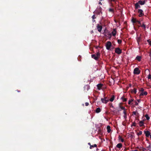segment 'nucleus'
<instances>
[{
  "mask_svg": "<svg viewBox=\"0 0 151 151\" xmlns=\"http://www.w3.org/2000/svg\"><path fill=\"white\" fill-rule=\"evenodd\" d=\"M139 149L140 150H142V151H145V150H146V149L145 148H143L142 147H140V148H139Z\"/></svg>",
  "mask_w": 151,
  "mask_h": 151,
  "instance_id": "nucleus-29",
  "label": "nucleus"
},
{
  "mask_svg": "<svg viewBox=\"0 0 151 151\" xmlns=\"http://www.w3.org/2000/svg\"><path fill=\"white\" fill-rule=\"evenodd\" d=\"M111 43L110 41H107L106 44V47L107 50H109L111 46Z\"/></svg>",
  "mask_w": 151,
  "mask_h": 151,
  "instance_id": "nucleus-1",
  "label": "nucleus"
},
{
  "mask_svg": "<svg viewBox=\"0 0 151 151\" xmlns=\"http://www.w3.org/2000/svg\"><path fill=\"white\" fill-rule=\"evenodd\" d=\"M131 84H129V86H130V87H131Z\"/></svg>",
  "mask_w": 151,
  "mask_h": 151,
  "instance_id": "nucleus-60",
  "label": "nucleus"
},
{
  "mask_svg": "<svg viewBox=\"0 0 151 151\" xmlns=\"http://www.w3.org/2000/svg\"><path fill=\"white\" fill-rule=\"evenodd\" d=\"M109 105H110V107H113V105H112V103H111L110 104H109Z\"/></svg>",
  "mask_w": 151,
  "mask_h": 151,
  "instance_id": "nucleus-47",
  "label": "nucleus"
},
{
  "mask_svg": "<svg viewBox=\"0 0 151 151\" xmlns=\"http://www.w3.org/2000/svg\"><path fill=\"white\" fill-rule=\"evenodd\" d=\"M137 2L135 4V7L136 9H137L141 7V6Z\"/></svg>",
  "mask_w": 151,
  "mask_h": 151,
  "instance_id": "nucleus-11",
  "label": "nucleus"
},
{
  "mask_svg": "<svg viewBox=\"0 0 151 151\" xmlns=\"http://www.w3.org/2000/svg\"><path fill=\"white\" fill-rule=\"evenodd\" d=\"M139 21H138V20H137L136 19V21H135L136 22H136L138 23V22H139Z\"/></svg>",
  "mask_w": 151,
  "mask_h": 151,
  "instance_id": "nucleus-52",
  "label": "nucleus"
},
{
  "mask_svg": "<svg viewBox=\"0 0 151 151\" xmlns=\"http://www.w3.org/2000/svg\"><path fill=\"white\" fill-rule=\"evenodd\" d=\"M101 101L102 103L104 104H106L108 102L107 100H106L104 98H101Z\"/></svg>",
  "mask_w": 151,
  "mask_h": 151,
  "instance_id": "nucleus-15",
  "label": "nucleus"
},
{
  "mask_svg": "<svg viewBox=\"0 0 151 151\" xmlns=\"http://www.w3.org/2000/svg\"><path fill=\"white\" fill-rule=\"evenodd\" d=\"M137 42L139 44V42H140L141 40V38L140 37H137Z\"/></svg>",
  "mask_w": 151,
  "mask_h": 151,
  "instance_id": "nucleus-20",
  "label": "nucleus"
},
{
  "mask_svg": "<svg viewBox=\"0 0 151 151\" xmlns=\"http://www.w3.org/2000/svg\"><path fill=\"white\" fill-rule=\"evenodd\" d=\"M133 114L134 115H136V112L135 111H133L132 112Z\"/></svg>",
  "mask_w": 151,
  "mask_h": 151,
  "instance_id": "nucleus-49",
  "label": "nucleus"
},
{
  "mask_svg": "<svg viewBox=\"0 0 151 151\" xmlns=\"http://www.w3.org/2000/svg\"><path fill=\"white\" fill-rule=\"evenodd\" d=\"M136 126V123L135 122H133L132 124V125L131 126L132 127V126L135 127Z\"/></svg>",
  "mask_w": 151,
  "mask_h": 151,
  "instance_id": "nucleus-39",
  "label": "nucleus"
},
{
  "mask_svg": "<svg viewBox=\"0 0 151 151\" xmlns=\"http://www.w3.org/2000/svg\"><path fill=\"white\" fill-rule=\"evenodd\" d=\"M114 95H112L110 99L109 100L111 102H112L114 100Z\"/></svg>",
  "mask_w": 151,
  "mask_h": 151,
  "instance_id": "nucleus-22",
  "label": "nucleus"
},
{
  "mask_svg": "<svg viewBox=\"0 0 151 151\" xmlns=\"http://www.w3.org/2000/svg\"><path fill=\"white\" fill-rule=\"evenodd\" d=\"M117 42L118 44H120L122 42V40H121L118 39L117 40Z\"/></svg>",
  "mask_w": 151,
  "mask_h": 151,
  "instance_id": "nucleus-34",
  "label": "nucleus"
},
{
  "mask_svg": "<svg viewBox=\"0 0 151 151\" xmlns=\"http://www.w3.org/2000/svg\"><path fill=\"white\" fill-rule=\"evenodd\" d=\"M96 28L99 32H100L102 29V27L101 25L99 24H97L96 26Z\"/></svg>",
  "mask_w": 151,
  "mask_h": 151,
  "instance_id": "nucleus-6",
  "label": "nucleus"
},
{
  "mask_svg": "<svg viewBox=\"0 0 151 151\" xmlns=\"http://www.w3.org/2000/svg\"><path fill=\"white\" fill-rule=\"evenodd\" d=\"M101 110L100 108H96V113H99L101 112Z\"/></svg>",
  "mask_w": 151,
  "mask_h": 151,
  "instance_id": "nucleus-21",
  "label": "nucleus"
},
{
  "mask_svg": "<svg viewBox=\"0 0 151 151\" xmlns=\"http://www.w3.org/2000/svg\"><path fill=\"white\" fill-rule=\"evenodd\" d=\"M140 91L141 92H142L144 91V89L143 88H141Z\"/></svg>",
  "mask_w": 151,
  "mask_h": 151,
  "instance_id": "nucleus-44",
  "label": "nucleus"
},
{
  "mask_svg": "<svg viewBox=\"0 0 151 151\" xmlns=\"http://www.w3.org/2000/svg\"><path fill=\"white\" fill-rule=\"evenodd\" d=\"M119 139H120L122 142H124V139L122 138V137L120 136H119Z\"/></svg>",
  "mask_w": 151,
  "mask_h": 151,
  "instance_id": "nucleus-32",
  "label": "nucleus"
},
{
  "mask_svg": "<svg viewBox=\"0 0 151 151\" xmlns=\"http://www.w3.org/2000/svg\"><path fill=\"white\" fill-rule=\"evenodd\" d=\"M140 72V70L138 68H135L134 70V74H139Z\"/></svg>",
  "mask_w": 151,
  "mask_h": 151,
  "instance_id": "nucleus-3",
  "label": "nucleus"
},
{
  "mask_svg": "<svg viewBox=\"0 0 151 151\" xmlns=\"http://www.w3.org/2000/svg\"><path fill=\"white\" fill-rule=\"evenodd\" d=\"M88 144L89 145H90V146H91V143H90V142L88 143Z\"/></svg>",
  "mask_w": 151,
  "mask_h": 151,
  "instance_id": "nucleus-54",
  "label": "nucleus"
},
{
  "mask_svg": "<svg viewBox=\"0 0 151 151\" xmlns=\"http://www.w3.org/2000/svg\"><path fill=\"white\" fill-rule=\"evenodd\" d=\"M131 92L136 94L137 92V89L135 88H134V89L132 90Z\"/></svg>",
  "mask_w": 151,
  "mask_h": 151,
  "instance_id": "nucleus-24",
  "label": "nucleus"
},
{
  "mask_svg": "<svg viewBox=\"0 0 151 151\" xmlns=\"http://www.w3.org/2000/svg\"><path fill=\"white\" fill-rule=\"evenodd\" d=\"M116 147L119 149H120L122 147V143H119L116 145Z\"/></svg>",
  "mask_w": 151,
  "mask_h": 151,
  "instance_id": "nucleus-13",
  "label": "nucleus"
},
{
  "mask_svg": "<svg viewBox=\"0 0 151 151\" xmlns=\"http://www.w3.org/2000/svg\"><path fill=\"white\" fill-rule=\"evenodd\" d=\"M148 151H151V144H150L149 146L146 147Z\"/></svg>",
  "mask_w": 151,
  "mask_h": 151,
  "instance_id": "nucleus-17",
  "label": "nucleus"
},
{
  "mask_svg": "<svg viewBox=\"0 0 151 151\" xmlns=\"http://www.w3.org/2000/svg\"><path fill=\"white\" fill-rule=\"evenodd\" d=\"M92 19H95L96 17V15H94V14L92 17Z\"/></svg>",
  "mask_w": 151,
  "mask_h": 151,
  "instance_id": "nucleus-42",
  "label": "nucleus"
},
{
  "mask_svg": "<svg viewBox=\"0 0 151 151\" xmlns=\"http://www.w3.org/2000/svg\"><path fill=\"white\" fill-rule=\"evenodd\" d=\"M85 104L86 106H87L89 105V103L88 102H86Z\"/></svg>",
  "mask_w": 151,
  "mask_h": 151,
  "instance_id": "nucleus-46",
  "label": "nucleus"
},
{
  "mask_svg": "<svg viewBox=\"0 0 151 151\" xmlns=\"http://www.w3.org/2000/svg\"><path fill=\"white\" fill-rule=\"evenodd\" d=\"M89 86L86 85L84 87V90L85 92H87L90 89Z\"/></svg>",
  "mask_w": 151,
  "mask_h": 151,
  "instance_id": "nucleus-8",
  "label": "nucleus"
},
{
  "mask_svg": "<svg viewBox=\"0 0 151 151\" xmlns=\"http://www.w3.org/2000/svg\"><path fill=\"white\" fill-rule=\"evenodd\" d=\"M144 133L145 134V136L146 137H149V136L150 137V135H151L150 134V132L148 131H144Z\"/></svg>",
  "mask_w": 151,
  "mask_h": 151,
  "instance_id": "nucleus-7",
  "label": "nucleus"
},
{
  "mask_svg": "<svg viewBox=\"0 0 151 151\" xmlns=\"http://www.w3.org/2000/svg\"><path fill=\"white\" fill-rule=\"evenodd\" d=\"M99 150V149L98 148H97L96 149V151H98V150Z\"/></svg>",
  "mask_w": 151,
  "mask_h": 151,
  "instance_id": "nucleus-56",
  "label": "nucleus"
},
{
  "mask_svg": "<svg viewBox=\"0 0 151 151\" xmlns=\"http://www.w3.org/2000/svg\"><path fill=\"white\" fill-rule=\"evenodd\" d=\"M149 56L151 58V53H150L149 55Z\"/></svg>",
  "mask_w": 151,
  "mask_h": 151,
  "instance_id": "nucleus-55",
  "label": "nucleus"
},
{
  "mask_svg": "<svg viewBox=\"0 0 151 151\" xmlns=\"http://www.w3.org/2000/svg\"><path fill=\"white\" fill-rule=\"evenodd\" d=\"M124 111H123V113L124 114H125V115H126V111H125V110H124Z\"/></svg>",
  "mask_w": 151,
  "mask_h": 151,
  "instance_id": "nucleus-48",
  "label": "nucleus"
},
{
  "mask_svg": "<svg viewBox=\"0 0 151 151\" xmlns=\"http://www.w3.org/2000/svg\"><path fill=\"white\" fill-rule=\"evenodd\" d=\"M119 107H120V108H121L122 110H125V108L124 106H121V105H120Z\"/></svg>",
  "mask_w": 151,
  "mask_h": 151,
  "instance_id": "nucleus-37",
  "label": "nucleus"
},
{
  "mask_svg": "<svg viewBox=\"0 0 151 151\" xmlns=\"http://www.w3.org/2000/svg\"><path fill=\"white\" fill-rule=\"evenodd\" d=\"M109 11L110 12H112L113 13L114 12V10L113 9L109 8Z\"/></svg>",
  "mask_w": 151,
  "mask_h": 151,
  "instance_id": "nucleus-28",
  "label": "nucleus"
},
{
  "mask_svg": "<svg viewBox=\"0 0 151 151\" xmlns=\"http://www.w3.org/2000/svg\"><path fill=\"white\" fill-rule=\"evenodd\" d=\"M111 2L113 1L115 2H116V0H109Z\"/></svg>",
  "mask_w": 151,
  "mask_h": 151,
  "instance_id": "nucleus-45",
  "label": "nucleus"
},
{
  "mask_svg": "<svg viewBox=\"0 0 151 151\" xmlns=\"http://www.w3.org/2000/svg\"><path fill=\"white\" fill-rule=\"evenodd\" d=\"M103 86V84L101 83L98 84L97 85V87L98 89L99 90H100Z\"/></svg>",
  "mask_w": 151,
  "mask_h": 151,
  "instance_id": "nucleus-12",
  "label": "nucleus"
},
{
  "mask_svg": "<svg viewBox=\"0 0 151 151\" xmlns=\"http://www.w3.org/2000/svg\"><path fill=\"white\" fill-rule=\"evenodd\" d=\"M138 13L139 14L138 16L139 17H142L144 15V14L143 13V11L142 9H138Z\"/></svg>",
  "mask_w": 151,
  "mask_h": 151,
  "instance_id": "nucleus-5",
  "label": "nucleus"
},
{
  "mask_svg": "<svg viewBox=\"0 0 151 151\" xmlns=\"http://www.w3.org/2000/svg\"><path fill=\"white\" fill-rule=\"evenodd\" d=\"M138 23L139 24H140V25H141V23L139 21V22H138Z\"/></svg>",
  "mask_w": 151,
  "mask_h": 151,
  "instance_id": "nucleus-51",
  "label": "nucleus"
},
{
  "mask_svg": "<svg viewBox=\"0 0 151 151\" xmlns=\"http://www.w3.org/2000/svg\"><path fill=\"white\" fill-rule=\"evenodd\" d=\"M148 78L149 79H150L151 80V75L149 74L148 75Z\"/></svg>",
  "mask_w": 151,
  "mask_h": 151,
  "instance_id": "nucleus-43",
  "label": "nucleus"
},
{
  "mask_svg": "<svg viewBox=\"0 0 151 151\" xmlns=\"http://www.w3.org/2000/svg\"><path fill=\"white\" fill-rule=\"evenodd\" d=\"M109 35H110V36H111V34H109Z\"/></svg>",
  "mask_w": 151,
  "mask_h": 151,
  "instance_id": "nucleus-61",
  "label": "nucleus"
},
{
  "mask_svg": "<svg viewBox=\"0 0 151 151\" xmlns=\"http://www.w3.org/2000/svg\"><path fill=\"white\" fill-rule=\"evenodd\" d=\"M97 145L96 144H95L93 145H91V146H90V149H92V148L94 147H97Z\"/></svg>",
  "mask_w": 151,
  "mask_h": 151,
  "instance_id": "nucleus-25",
  "label": "nucleus"
},
{
  "mask_svg": "<svg viewBox=\"0 0 151 151\" xmlns=\"http://www.w3.org/2000/svg\"><path fill=\"white\" fill-rule=\"evenodd\" d=\"M98 132L99 133H100L102 132V130L101 128H99L98 130Z\"/></svg>",
  "mask_w": 151,
  "mask_h": 151,
  "instance_id": "nucleus-41",
  "label": "nucleus"
},
{
  "mask_svg": "<svg viewBox=\"0 0 151 151\" xmlns=\"http://www.w3.org/2000/svg\"><path fill=\"white\" fill-rule=\"evenodd\" d=\"M147 42L149 43V45L151 46V41H150V40H147Z\"/></svg>",
  "mask_w": 151,
  "mask_h": 151,
  "instance_id": "nucleus-40",
  "label": "nucleus"
},
{
  "mask_svg": "<svg viewBox=\"0 0 151 151\" xmlns=\"http://www.w3.org/2000/svg\"><path fill=\"white\" fill-rule=\"evenodd\" d=\"M142 131H139V132L137 133V135L138 136L142 134Z\"/></svg>",
  "mask_w": 151,
  "mask_h": 151,
  "instance_id": "nucleus-36",
  "label": "nucleus"
},
{
  "mask_svg": "<svg viewBox=\"0 0 151 151\" xmlns=\"http://www.w3.org/2000/svg\"><path fill=\"white\" fill-rule=\"evenodd\" d=\"M121 99H122V100L124 102L127 101V99L124 98L123 96L121 98Z\"/></svg>",
  "mask_w": 151,
  "mask_h": 151,
  "instance_id": "nucleus-26",
  "label": "nucleus"
},
{
  "mask_svg": "<svg viewBox=\"0 0 151 151\" xmlns=\"http://www.w3.org/2000/svg\"><path fill=\"white\" fill-rule=\"evenodd\" d=\"M136 59L139 61H140L141 60V57L139 56H137L136 57Z\"/></svg>",
  "mask_w": 151,
  "mask_h": 151,
  "instance_id": "nucleus-19",
  "label": "nucleus"
},
{
  "mask_svg": "<svg viewBox=\"0 0 151 151\" xmlns=\"http://www.w3.org/2000/svg\"><path fill=\"white\" fill-rule=\"evenodd\" d=\"M135 105L136 106L138 105V103H137L136 101H135Z\"/></svg>",
  "mask_w": 151,
  "mask_h": 151,
  "instance_id": "nucleus-50",
  "label": "nucleus"
},
{
  "mask_svg": "<svg viewBox=\"0 0 151 151\" xmlns=\"http://www.w3.org/2000/svg\"><path fill=\"white\" fill-rule=\"evenodd\" d=\"M144 121H140L139 122V126L141 127H142L143 126H144Z\"/></svg>",
  "mask_w": 151,
  "mask_h": 151,
  "instance_id": "nucleus-14",
  "label": "nucleus"
},
{
  "mask_svg": "<svg viewBox=\"0 0 151 151\" xmlns=\"http://www.w3.org/2000/svg\"><path fill=\"white\" fill-rule=\"evenodd\" d=\"M95 20H94V19L93 20V22H95Z\"/></svg>",
  "mask_w": 151,
  "mask_h": 151,
  "instance_id": "nucleus-57",
  "label": "nucleus"
},
{
  "mask_svg": "<svg viewBox=\"0 0 151 151\" xmlns=\"http://www.w3.org/2000/svg\"><path fill=\"white\" fill-rule=\"evenodd\" d=\"M99 4H101V5H102V4L100 2H100H99Z\"/></svg>",
  "mask_w": 151,
  "mask_h": 151,
  "instance_id": "nucleus-53",
  "label": "nucleus"
},
{
  "mask_svg": "<svg viewBox=\"0 0 151 151\" xmlns=\"http://www.w3.org/2000/svg\"><path fill=\"white\" fill-rule=\"evenodd\" d=\"M140 27H143L144 28V29L145 30L146 29V27L145 25L144 24H143L142 25L141 24L140 25ZM139 27H140V26H139Z\"/></svg>",
  "mask_w": 151,
  "mask_h": 151,
  "instance_id": "nucleus-33",
  "label": "nucleus"
},
{
  "mask_svg": "<svg viewBox=\"0 0 151 151\" xmlns=\"http://www.w3.org/2000/svg\"><path fill=\"white\" fill-rule=\"evenodd\" d=\"M113 36H115L116 35V32L115 29H114L113 31L111 32Z\"/></svg>",
  "mask_w": 151,
  "mask_h": 151,
  "instance_id": "nucleus-16",
  "label": "nucleus"
},
{
  "mask_svg": "<svg viewBox=\"0 0 151 151\" xmlns=\"http://www.w3.org/2000/svg\"><path fill=\"white\" fill-rule=\"evenodd\" d=\"M102 8L100 6L98 7L96 10L95 11L96 13L98 14H100V13L102 14Z\"/></svg>",
  "mask_w": 151,
  "mask_h": 151,
  "instance_id": "nucleus-2",
  "label": "nucleus"
},
{
  "mask_svg": "<svg viewBox=\"0 0 151 151\" xmlns=\"http://www.w3.org/2000/svg\"><path fill=\"white\" fill-rule=\"evenodd\" d=\"M136 20V19H135L134 18H132V22L133 23H136V22H135Z\"/></svg>",
  "mask_w": 151,
  "mask_h": 151,
  "instance_id": "nucleus-30",
  "label": "nucleus"
},
{
  "mask_svg": "<svg viewBox=\"0 0 151 151\" xmlns=\"http://www.w3.org/2000/svg\"><path fill=\"white\" fill-rule=\"evenodd\" d=\"M137 101L139 102V101H140V100H137Z\"/></svg>",
  "mask_w": 151,
  "mask_h": 151,
  "instance_id": "nucleus-58",
  "label": "nucleus"
},
{
  "mask_svg": "<svg viewBox=\"0 0 151 151\" xmlns=\"http://www.w3.org/2000/svg\"><path fill=\"white\" fill-rule=\"evenodd\" d=\"M147 93L146 91L143 92H141L140 95V96H143L144 95H147Z\"/></svg>",
  "mask_w": 151,
  "mask_h": 151,
  "instance_id": "nucleus-18",
  "label": "nucleus"
},
{
  "mask_svg": "<svg viewBox=\"0 0 151 151\" xmlns=\"http://www.w3.org/2000/svg\"><path fill=\"white\" fill-rule=\"evenodd\" d=\"M17 91L18 92H20V91H19L18 90H17Z\"/></svg>",
  "mask_w": 151,
  "mask_h": 151,
  "instance_id": "nucleus-59",
  "label": "nucleus"
},
{
  "mask_svg": "<svg viewBox=\"0 0 151 151\" xmlns=\"http://www.w3.org/2000/svg\"><path fill=\"white\" fill-rule=\"evenodd\" d=\"M147 0H144V1H142L141 0H139L137 2L139 4L141 5H144L145 2L147 1Z\"/></svg>",
  "mask_w": 151,
  "mask_h": 151,
  "instance_id": "nucleus-9",
  "label": "nucleus"
},
{
  "mask_svg": "<svg viewBox=\"0 0 151 151\" xmlns=\"http://www.w3.org/2000/svg\"><path fill=\"white\" fill-rule=\"evenodd\" d=\"M104 98L106 100H107V101L108 102L109 101V99L107 98V97H105V96H104Z\"/></svg>",
  "mask_w": 151,
  "mask_h": 151,
  "instance_id": "nucleus-38",
  "label": "nucleus"
},
{
  "mask_svg": "<svg viewBox=\"0 0 151 151\" xmlns=\"http://www.w3.org/2000/svg\"><path fill=\"white\" fill-rule=\"evenodd\" d=\"M150 138L151 139V135H150Z\"/></svg>",
  "mask_w": 151,
  "mask_h": 151,
  "instance_id": "nucleus-62",
  "label": "nucleus"
},
{
  "mask_svg": "<svg viewBox=\"0 0 151 151\" xmlns=\"http://www.w3.org/2000/svg\"><path fill=\"white\" fill-rule=\"evenodd\" d=\"M115 51L116 53L119 55L122 52V50L119 47L116 48Z\"/></svg>",
  "mask_w": 151,
  "mask_h": 151,
  "instance_id": "nucleus-4",
  "label": "nucleus"
},
{
  "mask_svg": "<svg viewBox=\"0 0 151 151\" xmlns=\"http://www.w3.org/2000/svg\"><path fill=\"white\" fill-rule=\"evenodd\" d=\"M145 117H146L147 120H148L150 119V117L149 116L148 114H146L145 116Z\"/></svg>",
  "mask_w": 151,
  "mask_h": 151,
  "instance_id": "nucleus-27",
  "label": "nucleus"
},
{
  "mask_svg": "<svg viewBox=\"0 0 151 151\" xmlns=\"http://www.w3.org/2000/svg\"><path fill=\"white\" fill-rule=\"evenodd\" d=\"M107 129L108 132L110 133L111 131L110 126H108L107 127Z\"/></svg>",
  "mask_w": 151,
  "mask_h": 151,
  "instance_id": "nucleus-23",
  "label": "nucleus"
},
{
  "mask_svg": "<svg viewBox=\"0 0 151 151\" xmlns=\"http://www.w3.org/2000/svg\"><path fill=\"white\" fill-rule=\"evenodd\" d=\"M98 57V58H99V57H100V53L99 52H97L96 55Z\"/></svg>",
  "mask_w": 151,
  "mask_h": 151,
  "instance_id": "nucleus-31",
  "label": "nucleus"
},
{
  "mask_svg": "<svg viewBox=\"0 0 151 151\" xmlns=\"http://www.w3.org/2000/svg\"><path fill=\"white\" fill-rule=\"evenodd\" d=\"M133 101V99H131L130 100H129V101H128V104H130Z\"/></svg>",
  "mask_w": 151,
  "mask_h": 151,
  "instance_id": "nucleus-35",
  "label": "nucleus"
},
{
  "mask_svg": "<svg viewBox=\"0 0 151 151\" xmlns=\"http://www.w3.org/2000/svg\"><path fill=\"white\" fill-rule=\"evenodd\" d=\"M91 57L92 58L96 60H97L99 59V58L95 55L93 54L91 55Z\"/></svg>",
  "mask_w": 151,
  "mask_h": 151,
  "instance_id": "nucleus-10",
  "label": "nucleus"
}]
</instances>
